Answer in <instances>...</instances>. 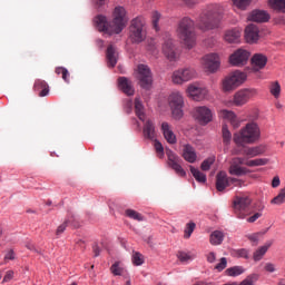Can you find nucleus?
I'll return each mask as SVG.
<instances>
[{"mask_svg":"<svg viewBox=\"0 0 285 285\" xmlns=\"http://www.w3.org/2000/svg\"><path fill=\"white\" fill-rule=\"evenodd\" d=\"M264 153H266V145L246 147L243 150V155L245 157H235L232 159L229 166V175H235L236 177H244V175H248L250 170L242 166H248L249 168H255L257 166H266V164H268V158L253 159V157H259V155H264Z\"/></svg>","mask_w":285,"mask_h":285,"instance_id":"nucleus-1","label":"nucleus"},{"mask_svg":"<svg viewBox=\"0 0 285 285\" xmlns=\"http://www.w3.org/2000/svg\"><path fill=\"white\" fill-rule=\"evenodd\" d=\"M111 22H108L106 16H98L95 18L94 22L99 32H105V35H121L126 26H128V11L121 6L115 7L111 13Z\"/></svg>","mask_w":285,"mask_h":285,"instance_id":"nucleus-2","label":"nucleus"},{"mask_svg":"<svg viewBox=\"0 0 285 285\" xmlns=\"http://www.w3.org/2000/svg\"><path fill=\"white\" fill-rule=\"evenodd\" d=\"M224 17V7L222 4H208L198 18V28L203 32L207 30H217L222 26Z\"/></svg>","mask_w":285,"mask_h":285,"instance_id":"nucleus-3","label":"nucleus"},{"mask_svg":"<svg viewBox=\"0 0 285 285\" xmlns=\"http://www.w3.org/2000/svg\"><path fill=\"white\" fill-rule=\"evenodd\" d=\"M236 146L257 144L262 139V129L257 122H248L238 132L234 134Z\"/></svg>","mask_w":285,"mask_h":285,"instance_id":"nucleus-4","label":"nucleus"},{"mask_svg":"<svg viewBox=\"0 0 285 285\" xmlns=\"http://www.w3.org/2000/svg\"><path fill=\"white\" fill-rule=\"evenodd\" d=\"M176 35L183 41L187 50H193L197 45V36H195V22L190 18H183L177 27Z\"/></svg>","mask_w":285,"mask_h":285,"instance_id":"nucleus-5","label":"nucleus"},{"mask_svg":"<svg viewBox=\"0 0 285 285\" xmlns=\"http://www.w3.org/2000/svg\"><path fill=\"white\" fill-rule=\"evenodd\" d=\"M259 91H257L256 88H244L238 91H236L233 95V98L229 100H225L224 105L227 108H233V106H236L237 108H242L243 106H246L253 97H257Z\"/></svg>","mask_w":285,"mask_h":285,"instance_id":"nucleus-6","label":"nucleus"},{"mask_svg":"<svg viewBox=\"0 0 285 285\" xmlns=\"http://www.w3.org/2000/svg\"><path fill=\"white\" fill-rule=\"evenodd\" d=\"M248 75L244 71L235 70L227 75L220 82L223 92H233L239 88L246 80Z\"/></svg>","mask_w":285,"mask_h":285,"instance_id":"nucleus-7","label":"nucleus"},{"mask_svg":"<svg viewBox=\"0 0 285 285\" xmlns=\"http://www.w3.org/2000/svg\"><path fill=\"white\" fill-rule=\"evenodd\" d=\"M191 119L198 126H208L215 119V111L206 105L196 106L190 111Z\"/></svg>","mask_w":285,"mask_h":285,"instance_id":"nucleus-8","label":"nucleus"},{"mask_svg":"<svg viewBox=\"0 0 285 285\" xmlns=\"http://www.w3.org/2000/svg\"><path fill=\"white\" fill-rule=\"evenodd\" d=\"M186 96L191 101H197L198 104L202 101H206L208 97H210V91L208 87L199 83V82H191L187 86L185 90Z\"/></svg>","mask_w":285,"mask_h":285,"instance_id":"nucleus-9","label":"nucleus"},{"mask_svg":"<svg viewBox=\"0 0 285 285\" xmlns=\"http://www.w3.org/2000/svg\"><path fill=\"white\" fill-rule=\"evenodd\" d=\"M193 79H197V70L193 67L179 68L171 73V82L175 86H184Z\"/></svg>","mask_w":285,"mask_h":285,"instance_id":"nucleus-10","label":"nucleus"},{"mask_svg":"<svg viewBox=\"0 0 285 285\" xmlns=\"http://www.w3.org/2000/svg\"><path fill=\"white\" fill-rule=\"evenodd\" d=\"M146 22L141 18H135L129 26V39L132 43H141L146 40Z\"/></svg>","mask_w":285,"mask_h":285,"instance_id":"nucleus-11","label":"nucleus"},{"mask_svg":"<svg viewBox=\"0 0 285 285\" xmlns=\"http://www.w3.org/2000/svg\"><path fill=\"white\" fill-rule=\"evenodd\" d=\"M253 199L248 196H236L233 200L234 210L238 219H246L250 215Z\"/></svg>","mask_w":285,"mask_h":285,"instance_id":"nucleus-12","label":"nucleus"},{"mask_svg":"<svg viewBox=\"0 0 285 285\" xmlns=\"http://www.w3.org/2000/svg\"><path fill=\"white\" fill-rule=\"evenodd\" d=\"M169 108L174 119L184 117V95L180 91H173L168 97Z\"/></svg>","mask_w":285,"mask_h":285,"instance_id":"nucleus-13","label":"nucleus"},{"mask_svg":"<svg viewBox=\"0 0 285 285\" xmlns=\"http://www.w3.org/2000/svg\"><path fill=\"white\" fill-rule=\"evenodd\" d=\"M136 79H138L141 88L149 90L153 86V72L150 71V67H148V65H138Z\"/></svg>","mask_w":285,"mask_h":285,"instance_id":"nucleus-14","label":"nucleus"},{"mask_svg":"<svg viewBox=\"0 0 285 285\" xmlns=\"http://www.w3.org/2000/svg\"><path fill=\"white\" fill-rule=\"evenodd\" d=\"M202 67L205 72H209L210 75H215L217 70H219L222 66V60H219V55L217 53H208L205 55L200 60Z\"/></svg>","mask_w":285,"mask_h":285,"instance_id":"nucleus-15","label":"nucleus"},{"mask_svg":"<svg viewBox=\"0 0 285 285\" xmlns=\"http://www.w3.org/2000/svg\"><path fill=\"white\" fill-rule=\"evenodd\" d=\"M248 59H250V52L248 50L237 49L229 56V63L236 68H242L248 63Z\"/></svg>","mask_w":285,"mask_h":285,"instance_id":"nucleus-16","label":"nucleus"},{"mask_svg":"<svg viewBox=\"0 0 285 285\" xmlns=\"http://www.w3.org/2000/svg\"><path fill=\"white\" fill-rule=\"evenodd\" d=\"M166 155L168 158V164L170 168L175 170L176 175H178V177H186V170L184 169V167H181V164L179 163L181 161V159H179V156H177V154H175L170 149L166 150Z\"/></svg>","mask_w":285,"mask_h":285,"instance_id":"nucleus-17","label":"nucleus"},{"mask_svg":"<svg viewBox=\"0 0 285 285\" xmlns=\"http://www.w3.org/2000/svg\"><path fill=\"white\" fill-rule=\"evenodd\" d=\"M163 52L169 61H177V59H179V53L177 52V49L175 48V45L170 38L164 41Z\"/></svg>","mask_w":285,"mask_h":285,"instance_id":"nucleus-18","label":"nucleus"},{"mask_svg":"<svg viewBox=\"0 0 285 285\" xmlns=\"http://www.w3.org/2000/svg\"><path fill=\"white\" fill-rule=\"evenodd\" d=\"M250 63L252 70L254 72H259V70H264V68H266V63H268V57L263 53H255L250 59Z\"/></svg>","mask_w":285,"mask_h":285,"instance_id":"nucleus-19","label":"nucleus"},{"mask_svg":"<svg viewBox=\"0 0 285 285\" xmlns=\"http://www.w3.org/2000/svg\"><path fill=\"white\" fill-rule=\"evenodd\" d=\"M218 117L229 121L233 128H239V126H242V120L238 119L237 114L233 110L223 109L218 112Z\"/></svg>","mask_w":285,"mask_h":285,"instance_id":"nucleus-20","label":"nucleus"},{"mask_svg":"<svg viewBox=\"0 0 285 285\" xmlns=\"http://www.w3.org/2000/svg\"><path fill=\"white\" fill-rule=\"evenodd\" d=\"M223 39L226 43H239L242 39V29L239 28L227 29L224 32Z\"/></svg>","mask_w":285,"mask_h":285,"instance_id":"nucleus-21","label":"nucleus"},{"mask_svg":"<svg viewBox=\"0 0 285 285\" xmlns=\"http://www.w3.org/2000/svg\"><path fill=\"white\" fill-rule=\"evenodd\" d=\"M160 130L167 144H177V135L173 131L170 124L167 121L161 122Z\"/></svg>","mask_w":285,"mask_h":285,"instance_id":"nucleus-22","label":"nucleus"},{"mask_svg":"<svg viewBox=\"0 0 285 285\" xmlns=\"http://www.w3.org/2000/svg\"><path fill=\"white\" fill-rule=\"evenodd\" d=\"M245 40L247 43H257L259 41V28L255 24H248L245 28Z\"/></svg>","mask_w":285,"mask_h":285,"instance_id":"nucleus-23","label":"nucleus"},{"mask_svg":"<svg viewBox=\"0 0 285 285\" xmlns=\"http://www.w3.org/2000/svg\"><path fill=\"white\" fill-rule=\"evenodd\" d=\"M248 21H255L256 23H266V21L271 20V14H268L265 10H254L248 17Z\"/></svg>","mask_w":285,"mask_h":285,"instance_id":"nucleus-24","label":"nucleus"},{"mask_svg":"<svg viewBox=\"0 0 285 285\" xmlns=\"http://www.w3.org/2000/svg\"><path fill=\"white\" fill-rule=\"evenodd\" d=\"M181 157L185 161H188V164H195V161H197V151L191 145L186 144L183 146Z\"/></svg>","mask_w":285,"mask_h":285,"instance_id":"nucleus-25","label":"nucleus"},{"mask_svg":"<svg viewBox=\"0 0 285 285\" xmlns=\"http://www.w3.org/2000/svg\"><path fill=\"white\" fill-rule=\"evenodd\" d=\"M145 121L144 124V128H142V135L145 137V139H156L157 134L155 131V122H153V120L150 119H146L142 120Z\"/></svg>","mask_w":285,"mask_h":285,"instance_id":"nucleus-26","label":"nucleus"},{"mask_svg":"<svg viewBox=\"0 0 285 285\" xmlns=\"http://www.w3.org/2000/svg\"><path fill=\"white\" fill-rule=\"evenodd\" d=\"M229 186L228 175L226 171H219L216 176V188L219 193L226 190Z\"/></svg>","mask_w":285,"mask_h":285,"instance_id":"nucleus-27","label":"nucleus"},{"mask_svg":"<svg viewBox=\"0 0 285 285\" xmlns=\"http://www.w3.org/2000/svg\"><path fill=\"white\" fill-rule=\"evenodd\" d=\"M118 88L125 92V95L132 96L135 95V88H132V82L126 77H120L118 79Z\"/></svg>","mask_w":285,"mask_h":285,"instance_id":"nucleus-28","label":"nucleus"},{"mask_svg":"<svg viewBox=\"0 0 285 285\" xmlns=\"http://www.w3.org/2000/svg\"><path fill=\"white\" fill-rule=\"evenodd\" d=\"M225 237L226 236L224 235V232L214 230L209 236V243L212 244V246H222Z\"/></svg>","mask_w":285,"mask_h":285,"instance_id":"nucleus-29","label":"nucleus"},{"mask_svg":"<svg viewBox=\"0 0 285 285\" xmlns=\"http://www.w3.org/2000/svg\"><path fill=\"white\" fill-rule=\"evenodd\" d=\"M35 90H40L39 97H48L50 94V87L48 86V82L43 80H37L35 82Z\"/></svg>","mask_w":285,"mask_h":285,"instance_id":"nucleus-30","label":"nucleus"},{"mask_svg":"<svg viewBox=\"0 0 285 285\" xmlns=\"http://www.w3.org/2000/svg\"><path fill=\"white\" fill-rule=\"evenodd\" d=\"M195 257H196V255L193 252L180 250L177 253V259L181 264H190V262H193V259H195Z\"/></svg>","mask_w":285,"mask_h":285,"instance_id":"nucleus-31","label":"nucleus"},{"mask_svg":"<svg viewBox=\"0 0 285 285\" xmlns=\"http://www.w3.org/2000/svg\"><path fill=\"white\" fill-rule=\"evenodd\" d=\"M135 111L138 119H140V121H146V110L144 108V104L141 102V99L139 98L135 99Z\"/></svg>","mask_w":285,"mask_h":285,"instance_id":"nucleus-32","label":"nucleus"},{"mask_svg":"<svg viewBox=\"0 0 285 285\" xmlns=\"http://www.w3.org/2000/svg\"><path fill=\"white\" fill-rule=\"evenodd\" d=\"M110 271L115 276H124V275H127L128 273V271L126 269V267L121 262H115L111 265Z\"/></svg>","mask_w":285,"mask_h":285,"instance_id":"nucleus-33","label":"nucleus"},{"mask_svg":"<svg viewBox=\"0 0 285 285\" xmlns=\"http://www.w3.org/2000/svg\"><path fill=\"white\" fill-rule=\"evenodd\" d=\"M268 90L274 99H279L282 97V85H279V81L271 82Z\"/></svg>","mask_w":285,"mask_h":285,"instance_id":"nucleus-34","label":"nucleus"},{"mask_svg":"<svg viewBox=\"0 0 285 285\" xmlns=\"http://www.w3.org/2000/svg\"><path fill=\"white\" fill-rule=\"evenodd\" d=\"M107 61H108V66H110V68H115V66H117V51L115 50V47L109 46L107 48Z\"/></svg>","mask_w":285,"mask_h":285,"instance_id":"nucleus-35","label":"nucleus"},{"mask_svg":"<svg viewBox=\"0 0 285 285\" xmlns=\"http://www.w3.org/2000/svg\"><path fill=\"white\" fill-rule=\"evenodd\" d=\"M268 6L277 12H285V0H268Z\"/></svg>","mask_w":285,"mask_h":285,"instance_id":"nucleus-36","label":"nucleus"},{"mask_svg":"<svg viewBox=\"0 0 285 285\" xmlns=\"http://www.w3.org/2000/svg\"><path fill=\"white\" fill-rule=\"evenodd\" d=\"M160 21H161V13L159 11H153L151 26L156 32H159V30H161V27L159 26Z\"/></svg>","mask_w":285,"mask_h":285,"instance_id":"nucleus-37","label":"nucleus"},{"mask_svg":"<svg viewBox=\"0 0 285 285\" xmlns=\"http://www.w3.org/2000/svg\"><path fill=\"white\" fill-rule=\"evenodd\" d=\"M189 168L196 181H198L199 184H206V174L202 173L199 169L195 168L194 166H189Z\"/></svg>","mask_w":285,"mask_h":285,"instance_id":"nucleus-38","label":"nucleus"},{"mask_svg":"<svg viewBox=\"0 0 285 285\" xmlns=\"http://www.w3.org/2000/svg\"><path fill=\"white\" fill-rule=\"evenodd\" d=\"M268 248H271V243L259 247L255 253H254V261L259 262L266 253H268Z\"/></svg>","mask_w":285,"mask_h":285,"instance_id":"nucleus-39","label":"nucleus"},{"mask_svg":"<svg viewBox=\"0 0 285 285\" xmlns=\"http://www.w3.org/2000/svg\"><path fill=\"white\" fill-rule=\"evenodd\" d=\"M226 275H228V277H239V275H243L244 273V267L242 266H234V267H229L225 271Z\"/></svg>","mask_w":285,"mask_h":285,"instance_id":"nucleus-40","label":"nucleus"},{"mask_svg":"<svg viewBox=\"0 0 285 285\" xmlns=\"http://www.w3.org/2000/svg\"><path fill=\"white\" fill-rule=\"evenodd\" d=\"M271 204L274 206H282V204H285V187L282 188L277 196L271 200Z\"/></svg>","mask_w":285,"mask_h":285,"instance_id":"nucleus-41","label":"nucleus"},{"mask_svg":"<svg viewBox=\"0 0 285 285\" xmlns=\"http://www.w3.org/2000/svg\"><path fill=\"white\" fill-rule=\"evenodd\" d=\"M131 264H134V266H142L144 255H141V253H139V252H132Z\"/></svg>","mask_w":285,"mask_h":285,"instance_id":"nucleus-42","label":"nucleus"},{"mask_svg":"<svg viewBox=\"0 0 285 285\" xmlns=\"http://www.w3.org/2000/svg\"><path fill=\"white\" fill-rule=\"evenodd\" d=\"M233 139V134H230V130H228V126H223V141L226 146L230 144Z\"/></svg>","mask_w":285,"mask_h":285,"instance_id":"nucleus-43","label":"nucleus"},{"mask_svg":"<svg viewBox=\"0 0 285 285\" xmlns=\"http://www.w3.org/2000/svg\"><path fill=\"white\" fill-rule=\"evenodd\" d=\"M125 213L130 219H135L136 222H144V216H141V214H139L137 210L127 209Z\"/></svg>","mask_w":285,"mask_h":285,"instance_id":"nucleus-44","label":"nucleus"},{"mask_svg":"<svg viewBox=\"0 0 285 285\" xmlns=\"http://www.w3.org/2000/svg\"><path fill=\"white\" fill-rule=\"evenodd\" d=\"M235 8H238V10H246L248 6H250L253 0H232Z\"/></svg>","mask_w":285,"mask_h":285,"instance_id":"nucleus-45","label":"nucleus"},{"mask_svg":"<svg viewBox=\"0 0 285 285\" xmlns=\"http://www.w3.org/2000/svg\"><path fill=\"white\" fill-rule=\"evenodd\" d=\"M214 164H215V156H210L202 163L200 168L202 170H210V166H213Z\"/></svg>","mask_w":285,"mask_h":285,"instance_id":"nucleus-46","label":"nucleus"},{"mask_svg":"<svg viewBox=\"0 0 285 285\" xmlns=\"http://www.w3.org/2000/svg\"><path fill=\"white\" fill-rule=\"evenodd\" d=\"M154 147L157 153V157H159V159H164V145H161L159 140H155Z\"/></svg>","mask_w":285,"mask_h":285,"instance_id":"nucleus-47","label":"nucleus"},{"mask_svg":"<svg viewBox=\"0 0 285 285\" xmlns=\"http://www.w3.org/2000/svg\"><path fill=\"white\" fill-rule=\"evenodd\" d=\"M195 223H188L185 228V239H189L190 235L195 232Z\"/></svg>","mask_w":285,"mask_h":285,"instance_id":"nucleus-48","label":"nucleus"},{"mask_svg":"<svg viewBox=\"0 0 285 285\" xmlns=\"http://www.w3.org/2000/svg\"><path fill=\"white\" fill-rule=\"evenodd\" d=\"M56 73L61 75L63 81H68V77H70V72H68V69L63 67L56 68Z\"/></svg>","mask_w":285,"mask_h":285,"instance_id":"nucleus-49","label":"nucleus"},{"mask_svg":"<svg viewBox=\"0 0 285 285\" xmlns=\"http://www.w3.org/2000/svg\"><path fill=\"white\" fill-rule=\"evenodd\" d=\"M226 266H228V261L226 259V257H223L220 258V262L216 264L215 269L218 271V273H222V271H224Z\"/></svg>","mask_w":285,"mask_h":285,"instance_id":"nucleus-50","label":"nucleus"},{"mask_svg":"<svg viewBox=\"0 0 285 285\" xmlns=\"http://www.w3.org/2000/svg\"><path fill=\"white\" fill-rule=\"evenodd\" d=\"M206 257L209 264H215V262L217 261V255L215 254V252L208 253Z\"/></svg>","mask_w":285,"mask_h":285,"instance_id":"nucleus-51","label":"nucleus"},{"mask_svg":"<svg viewBox=\"0 0 285 285\" xmlns=\"http://www.w3.org/2000/svg\"><path fill=\"white\" fill-rule=\"evenodd\" d=\"M236 255L238 257H243L244 259H248V252H247V249H244V248L237 249L236 250Z\"/></svg>","mask_w":285,"mask_h":285,"instance_id":"nucleus-52","label":"nucleus"},{"mask_svg":"<svg viewBox=\"0 0 285 285\" xmlns=\"http://www.w3.org/2000/svg\"><path fill=\"white\" fill-rule=\"evenodd\" d=\"M67 227H68V222H65L63 224L58 226L56 235H61L62 233H65Z\"/></svg>","mask_w":285,"mask_h":285,"instance_id":"nucleus-53","label":"nucleus"},{"mask_svg":"<svg viewBox=\"0 0 285 285\" xmlns=\"http://www.w3.org/2000/svg\"><path fill=\"white\" fill-rule=\"evenodd\" d=\"M14 277V272L13 271H8L2 279L3 283L10 282Z\"/></svg>","mask_w":285,"mask_h":285,"instance_id":"nucleus-54","label":"nucleus"},{"mask_svg":"<svg viewBox=\"0 0 285 285\" xmlns=\"http://www.w3.org/2000/svg\"><path fill=\"white\" fill-rule=\"evenodd\" d=\"M259 217H262V213H256L253 216H250L249 218H247L248 224H255L256 219H259Z\"/></svg>","mask_w":285,"mask_h":285,"instance_id":"nucleus-55","label":"nucleus"},{"mask_svg":"<svg viewBox=\"0 0 285 285\" xmlns=\"http://www.w3.org/2000/svg\"><path fill=\"white\" fill-rule=\"evenodd\" d=\"M265 271H266L267 273H275V271H276L275 264H273V263H267V264L265 265Z\"/></svg>","mask_w":285,"mask_h":285,"instance_id":"nucleus-56","label":"nucleus"},{"mask_svg":"<svg viewBox=\"0 0 285 285\" xmlns=\"http://www.w3.org/2000/svg\"><path fill=\"white\" fill-rule=\"evenodd\" d=\"M247 238L249 239V242H254L255 244H257V242H259V234H249L247 235Z\"/></svg>","mask_w":285,"mask_h":285,"instance_id":"nucleus-57","label":"nucleus"},{"mask_svg":"<svg viewBox=\"0 0 285 285\" xmlns=\"http://www.w3.org/2000/svg\"><path fill=\"white\" fill-rule=\"evenodd\" d=\"M279 184H282L279 176H275L272 180V188H278Z\"/></svg>","mask_w":285,"mask_h":285,"instance_id":"nucleus-58","label":"nucleus"},{"mask_svg":"<svg viewBox=\"0 0 285 285\" xmlns=\"http://www.w3.org/2000/svg\"><path fill=\"white\" fill-rule=\"evenodd\" d=\"M230 181H233L235 186H239V187L244 186V181L237 178H230Z\"/></svg>","mask_w":285,"mask_h":285,"instance_id":"nucleus-59","label":"nucleus"},{"mask_svg":"<svg viewBox=\"0 0 285 285\" xmlns=\"http://www.w3.org/2000/svg\"><path fill=\"white\" fill-rule=\"evenodd\" d=\"M4 259H14V252L13 250H9L6 256Z\"/></svg>","mask_w":285,"mask_h":285,"instance_id":"nucleus-60","label":"nucleus"},{"mask_svg":"<svg viewBox=\"0 0 285 285\" xmlns=\"http://www.w3.org/2000/svg\"><path fill=\"white\" fill-rule=\"evenodd\" d=\"M275 108H276L277 110H282V108H284V105H282V102H279V101H276V102H275Z\"/></svg>","mask_w":285,"mask_h":285,"instance_id":"nucleus-61","label":"nucleus"},{"mask_svg":"<svg viewBox=\"0 0 285 285\" xmlns=\"http://www.w3.org/2000/svg\"><path fill=\"white\" fill-rule=\"evenodd\" d=\"M94 253H95V257H99V247L98 246H94Z\"/></svg>","mask_w":285,"mask_h":285,"instance_id":"nucleus-62","label":"nucleus"},{"mask_svg":"<svg viewBox=\"0 0 285 285\" xmlns=\"http://www.w3.org/2000/svg\"><path fill=\"white\" fill-rule=\"evenodd\" d=\"M27 248H29V250H35V245L29 244V245H27Z\"/></svg>","mask_w":285,"mask_h":285,"instance_id":"nucleus-63","label":"nucleus"},{"mask_svg":"<svg viewBox=\"0 0 285 285\" xmlns=\"http://www.w3.org/2000/svg\"><path fill=\"white\" fill-rule=\"evenodd\" d=\"M127 106H128L129 108H132V100H129V101L127 102Z\"/></svg>","mask_w":285,"mask_h":285,"instance_id":"nucleus-64","label":"nucleus"}]
</instances>
